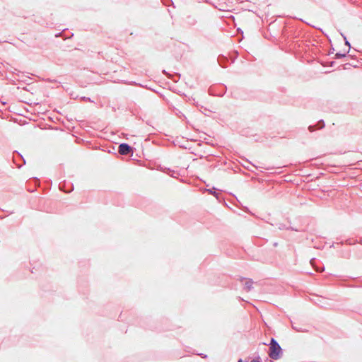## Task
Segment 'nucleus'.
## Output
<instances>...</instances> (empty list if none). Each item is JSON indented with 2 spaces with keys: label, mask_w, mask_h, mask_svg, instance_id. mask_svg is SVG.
I'll list each match as a JSON object with an SVG mask.
<instances>
[{
  "label": "nucleus",
  "mask_w": 362,
  "mask_h": 362,
  "mask_svg": "<svg viewBox=\"0 0 362 362\" xmlns=\"http://www.w3.org/2000/svg\"><path fill=\"white\" fill-rule=\"evenodd\" d=\"M281 354V348L279 344L272 339L269 347V356L273 359H278Z\"/></svg>",
  "instance_id": "nucleus-1"
},
{
  "label": "nucleus",
  "mask_w": 362,
  "mask_h": 362,
  "mask_svg": "<svg viewBox=\"0 0 362 362\" xmlns=\"http://www.w3.org/2000/svg\"><path fill=\"white\" fill-rule=\"evenodd\" d=\"M132 151V148L127 144H122L119 146V153L121 155H127Z\"/></svg>",
  "instance_id": "nucleus-2"
},
{
  "label": "nucleus",
  "mask_w": 362,
  "mask_h": 362,
  "mask_svg": "<svg viewBox=\"0 0 362 362\" xmlns=\"http://www.w3.org/2000/svg\"><path fill=\"white\" fill-rule=\"evenodd\" d=\"M250 362H259V361L257 360V359H254V360H252Z\"/></svg>",
  "instance_id": "nucleus-3"
},
{
  "label": "nucleus",
  "mask_w": 362,
  "mask_h": 362,
  "mask_svg": "<svg viewBox=\"0 0 362 362\" xmlns=\"http://www.w3.org/2000/svg\"><path fill=\"white\" fill-rule=\"evenodd\" d=\"M336 55H337V57H341V56H342V55H340V54H337Z\"/></svg>",
  "instance_id": "nucleus-4"
},
{
  "label": "nucleus",
  "mask_w": 362,
  "mask_h": 362,
  "mask_svg": "<svg viewBox=\"0 0 362 362\" xmlns=\"http://www.w3.org/2000/svg\"><path fill=\"white\" fill-rule=\"evenodd\" d=\"M238 362H243V360L240 359Z\"/></svg>",
  "instance_id": "nucleus-5"
}]
</instances>
